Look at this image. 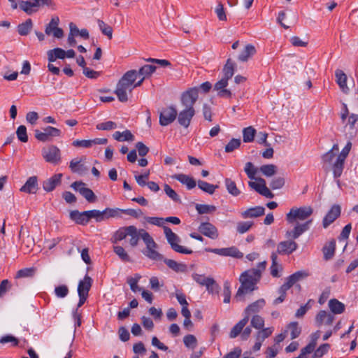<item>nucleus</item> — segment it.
<instances>
[{
  "label": "nucleus",
  "mask_w": 358,
  "mask_h": 358,
  "mask_svg": "<svg viewBox=\"0 0 358 358\" xmlns=\"http://www.w3.org/2000/svg\"><path fill=\"white\" fill-rule=\"evenodd\" d=\"M259 171L265 176L271 177L276 173L277 167L274 164H266V165H262L259 168Z\"/></svg>",
  "instance_id": "nucleus-49"
},
{
  "label": "nucleus",
  "mask_w": 358,
  "mask_h": 358,
  "mask_svg": "<svg viewBox=\"0 0 358 358\" xmlns=\"http://www.w3.org/2000/svg\"><path fill=\"white\" fill-rule=\"evenodd\" d=\"M266 301L264 299H260L252 303L246 307L244 310L245 316L250 317V315L252 313H257L261 309L265 306Z\"/></svg>",
  "instance_id": "nucleus-24"
},
{
  "label": "nucleus",
  "mask_w": 358,
  "mask_h": 358,
  "mask_svg": "<svg viewBox=\"0 0 358 358\" xmlns=\"http://www.w3.org/2000/svg\"><path fill=\"white\" fill-rule=\"evenodd\" d=\"M93 280L91 277L88 275H85L83 280H81L78 282V294H83L89 295V291L92 285Z\"/></svg>",
  "instance_id": "nucleus-29"
},
{
  "label": "nucleus",
  "mask_w": 358,
  "mask_h": 358,
  "mask_svg": "<svg viewBox=\"0 0 358 358\" xmlns=\"http://www.w3.org/2000/svg\"><path fill=\"white\" fill-rule=\"evenodd\" d=\"M178 111L173 106H169L163 108L159 115V124L162 126H167L171 124L177 117Z\"/></svg>",
  "instance_id": "nucleus-11"
},
{
  "label": "nucleus",
  "mask_w": 358,
  "mask_h": 358,
  "mask_svg": "<svg viewBox=\"0 0 358 358\" xmlns=\"http://www.w3.org/2000/svg\"><path fill=\"white\" fill-rule=\"evenodd\" d=\"M271 258L272 261L271 266L270 267L271 275L274 278H278L280 277L279 271H282V267L280 264H278V257L276 253L273 252L271 255Z\"/></svg>",
  "instance_id": "nucleus-34"
},
{
  "label": "nucleus",
  "mask_w": 358,
  "mask_h": 358,
  "mask_svg": "<svg viewBox=\"0 0 358 358\" xmlns=\"http://www.w3.org/2000/svg\"><path fill=\"white\" fill-rule=\"evenodd\" d=\"M183 343L187 348L194 350L197 345V339L192 334H188L184 336Z\"/></svg>",
  "instance_id": "nucleus-54"
},
{
  "label": "nucleus",
  "mask_w": 358,
  "mask_h": 358,
  "mask_svg": "<svg viewBox=\"0 0 358 358\" xmlns=\"http://www.w3.org/2000/svg\"><path fill=\"white\" fill-rule=\"evenodd\" d=\"M265 213V208L263 206H255L250 208L241 213V217L244 219L260 217Z\"/></svg>",
  "instance_id": "nucleus-25"
},
{
  "label": "nucleus",
  "mask_w": 358,
  "mask_h": 358,
  "mask_svg": "<svg viewBox=\"0 0 358 358\" xmlns=\"http://www.w3.org/2000/svg\"><path fill=\"white\" fill-rule=\"evenodd\" d=\"M38 189L36 176H31L27 179L25 184L20 188V191L29 194H35Z\"/></svg>",
  "instance_id": "nucleus-27"
},
{
  "label": "nucleus",
  "mask_w": 358,
  "mask_h": 358,
  "mask_svg": "<svg viewBox=\"0 0 358 358\" xmlns=\"http://www.w3.org/2000/svg\"><path fill=\"white\" fill-rule=\"evenodd\" d=\"M329 307L333 315L341 314L345 311V305L336 299L329 300Z\"/></svg>",
  "instance_id": "nucleus-32"
},
{
  "label": "nucleus",
  "mask_w": 358,
  "mask_h": 358,
  "mask_svg": "<svg viewBox=\"0 0 358 358\" xmlns=\"http://www.w3.org/2000/svg\"><path fill=\"white\" fill-rule=\"evenodd\" d=\"M205 251L212 252L220 256L231 257L234 258L241 259L243 257V253L241 252L236 247L231 246L223 248H207Z\"/></svg>",
  "instance_id": "nucleus-8"
},
{
  "label": "nucleus",
  "mask_w": 358,
  "mask_h": 358,
  "mask_svg": "<svg viewBox=\"0 0 358 358\" xmlns=\"http://www.w3.org/2000/svg\"><path fill=\"white\" fill-rule=\"evenodd\" d=\"M313 213L310 206H302L300 208H292L286 215V220L289 223H294L296 220H305Z\"/></svg>",
  "instance_id": "nucleus-4"
},
{
  "label": "nucleus",
  "mask_w": 358,
  "mask_h": 358,
  "mask_svg": "<svg viewBox=\"0 0 358 358\" xmlns=\"http://www.w3.org/2000/svg\"><path fill=\"white\" fill-rule=\"evenodd\" d=\"M242 274L246 276L247 278L252 280L253 281L256 282L257 283L259 280L262 275V274L260 273V270L256 268L248 270L243 272Z\"/></svg>",
  "instance_id": "nucleus-55"
},
{
  "label": "nucleus",
  "mask_w": 358,
  "mask_h": 358,
  "mask_svg": "<svg viewBox=\"0 0 358 358\" xmlns=\"http://www.w3.org/2000/svg\"><path fill=\"white\" fill-rule=\"evenodd\" d=\"M62 177V173L55 174L49 179L43 181V188L44 189V190L46 191L47 192L53 191L56 186L60 184Z\"/></svg>",
  "instance_id": "nucleus-22"
},
{
  "label": "nucleus",
  "mask_w": 358,
  "mask_h": 358,
  "mask_svg": "<svg viewBox=\"0 0 358 358\" xmlns=\"http://www.w3.org/2000/svg\"><path fill=\"white\" fill-rule=\"evenodd\" d=\"M288 329L290 330L291 339L296 338L301 334V328L299 326L297 322H292L288 325Z\"/></svg>",
  "instance_id": "nucleus-52"
},
{
  "label": "nucleus",
  "mask_w": 358,
  "mask_h": 358,
  "mask_svg": "<svg viewBox=\"0 0 358 358\" xmlns=\"http://www.w3.org/2000/svg\"><path fill=\"white\" fill-rule=\"evenodd\" d=\"M199 231L213 240L217 239L219 236L217 227L208 222H201L199 227Z\"/></svg>",
  "instance_id": "nucleus-17"
},
{
  "label": "nucleus",
  "mask_w": 358,
  "mask_h": 358,
  "mask_svg": "<svg viewBox=\"0 0 358 358\" xmlns=\"http://www.w3.org/2000/svg\"><path fill=\"white\" fill-rule=\"evenodd\" d=\"M156 70V66L150 64H145L138 71L139 76L145 77L150 76Z\"/></svg>",
  "instance_id": "nucleus-51"
},
{
  "label": "nucleus",
  "mask_w": 358,
  "mask_h": 358,
  "mask_svg": "<svg viewBox=\"0 0 358 358\" xmlns=\"http://www.w3.org/2000/svg\"><path fill=\"white\" fill-rule=\"evenodd\" d=\"M164 190L166 194L174 202L180 203L181 199L176 192L168 184L164 185Z\"/></svg>",
  "instance_id": "nucleus-48"
},
{
  "label": "nucleus",
  "mask_w": 358,
  "mask_h": 358,
  "mask_svg": "<svg viewBox=\"0 0 358 358\" xmlns=\"http://www.w3.org/2000/svg\"><path fill=\"white\" fill-rule=\"evenodd\" d=\"M298 248V244L294 240L281 241L277 246V253L281 255H290Z\"/></svg>",
  "instance_id": "nucleus-18"
},
{
  "label": "nucleus",
  "mask_w": 358,
  "mask_h": 358,
  "mask_svg": "<svg viewBox=\"0 0 358 358\" xmlns=\"http://www.w3.org/2000/svg\"><path fill=\"white\" fill-rule=\"evenodd\" d=\"M198 187L202 191L209 194H213L215 189L218 188V185L210 184L201 180H198Z\"/></svg>",
  "instance_id": "nucleus-43"
},
{
  "label": "nucleus",
  "mask_w": 358,
  "mask_h": 358,
  "mask_svg": "<svg viewBox=\"0 0 358 358\" xmlns=\"http://www.w3.org/2000/svg\"><path fill=\"white\" fill-rule=\"evenodd\" d=\"M69 217L78 224L85 226L88 224L86 211L80 212L78 210H71L69 213Z\"/></svg>",
  "instance_id": "nucleus-23"
},
{
  "label": "nucleus",
  "mask_w": 358,
  "mask_h": 358,
  "mask_svg": "<svg viewBox=\"0 0 358 358\" xmlns=\"http://www.w3.org/2000/svg\"><path fill=\"white\" fill-rule=\"evenodd\" d=\"M122 210L120 208H106L105 210H103V215L104 219H108L110 217H121Z\"/></svg>",
  "instance_id": "nucleus-58"
},
{
  "label": "nucleus",
  "mask_w": 358,
  "mask_h": 358,
  "mask_svg": "<svg viewBox=\"0 0 358 358\" xmlns=\"http://www.w3.org/2000/svg\"><path fill=\"white\" fill-rule=\"evenodd\" d=\"M163 229L168 243L175 252L185 255H190L193 253V251L191 249H188L178 244V243L180 242V238L176 234L173 232L169 227L164 226Z\"/></svg>",
  "instance_id": "nucleus-3"
},
{
  "label": "nucleus",
  "mask_w": 358,
  "mask_h": 358,
  "mask_svg": "<svg viewBox=\"0 0 358 358\" xmlns=\"http://www.w3.org/2000/svg\"><path fill=\"white\" fill-rule=\"evenodd\" d=\"M59 19L58 17H54L51 19L49 24L45 27V32L47 35L52 34L54 37L61 38L64 36L63 30L58 27Z\"/></svg>",
  "instance_id": "nucleus-14"
},
{
  "label": "nucleus",
  "mask_w": 358,
  "mask_h": 358,
  "mask_svg": "<svg viewBox=\"0 0 358 358\" xmlns=\"http://www.w3.org/2000/svg\"><path fill=\"white\" fill-rule=\"evenodd\" d=\"M195 208L199 214L210 213L216 210V207L213 205L196 203Z\"/></svg>",
  "instance_id": "nucleus-53"
},
{
  "label": "nucleus",
  "mask_w": 358,
  "mask_h": 358,
  "mask_svg": "<svg viewBox=\"0 0 358 358\" xmlns=\"http://www.w3.org/2000/svg\"><path fill=\"white\" fill-rule=\"evenodd\" d=\"M341 208L339 205L334 204L327 212L322 220V226L324 229L327 228L332 224L340 215Z\"/></svg>",
  "instance_id": "nucleus-15"
},
{
  "label": "nucleus",
  "mask_w": 358,
  "mask_h": 358,
  "mask_svg": "<svg viewBox=\"0 0 358 358\" xmlns=\"http://www.w3.org/2000/svg\"><path fill=\"white\" fill-rule=\"evenodd\" d=\"M330 345L329 343H324L320 345L314 352V358H321L325 354H327L330 349Z\"/></svg>",
  "instance_id": "nucleus-60"
},
{
  "label": "nucleus",
  "mask_w": 358,
  "mask_h": 358,
  "mask_svg": "<svg viewBox=\"0 0 358 358\" xmlns=\"http://www.w3.org/2000/svg\"><path fill=\"white\" fill-rule=\"evenodd\" d=\"M251 326L257 329H261L264 326V320L259 315H254L250 321Z\"/></svg>",
  "instance_id": "nucleus-63"
},
{
  "label": "nucleus",
  "mask_w": 358,
  "mask_h": 358,
  "mask_svg": "<svg viewBox=\"0 0 358 358\" xmlns=\"http://www.w3.org/2000/svg\"><path fill=\"white\" fill-rule=\"evenodd\" d=\"M335 319L334 315L331 313L326 310H320L315 316V324L320 327L322 325H331Z\"/></svg>",
  "instance_id": "nucleus-20"
},
{
  "label": "nucleus",
  "mask_w": 358,
  "mask_h": 358,
  "mask_svg": "<svg viewBox=\"0 0 358 358\" xmlns=\"http://www.w3.org/2000/svg\"><path fill=\"white\" fill-rule=\"evenodd\" d=\"M129 230V226L120 227L114 233L112 238V242L116 243L118 241L125 239L128 236Z\"/></svg>",
  "instance_id": "nucleus-39"
},
{
  "label": "nucleus",
  "mask_w": 358,
  "mask_h": 358,
  "mask_svg": "<svg viewBox=\"0 0 358 358\" xmlns=\"http://www.w3.org/2000/svg\"><path fill=\"white\" fill-rule=\"evenodd\" d=\"M33 27V22L31 19L26 20L17 26V32L20 36H27L29 34Z\"/></svg>",
  "instance_id": "nucleus-40"
},
{
  "label": "nucleus",
  "mask_w": 358,
  "mask_h": 358,
  "mask_svg": "<svg viewBox=\"0 0 358 358\" xmlns=\"http://www.w3.org/2000/svg\"><path fill=\"white\" fill-rule=\"evenodd\" d=\"M113 252L118 256L121 261L124 262H131V259L124 248L122 246H113Z\"/></svg>",
  "instance_id": "nucleus-42"
},
{
  "label": "nucleus",
  "mask_w": 358,
  "mask_h": 358,
  "mask_svg": "<svg viewBox=\"0 0 358 358\" xmlns=\"http://www.w3.org/2000/svg\"><path fill=\"white\" fill-rule=\"evenodd\" d=\"M241 285L238 288L235 299L238 301L239 298L248 292H252L256 289L257 282L241 274L239 278Z\"/></svg>",
  "instance_id": "nucleus-10"
},
{
  "label": "nucleus",
  "mask_w": 358,
  "mask_h": 358,
  "mask_svg": "<svg viewBox=\"0 0 358 358\" xmlns=\"http://www.w3.org/2000/svg\"><path fill=\"white\" fill-rule=\"evenodd\" d=\"M224 182L227 189L230 194L234 196H237L240 194V190L237 188L235 182L233 181L231 178H225Z\"/></svg>",
  "instance_id": "nucleus-44"
},
{
  "label": "nucleus",
  "mask_w": 358,
  "mask_h": 358,
  "mask_svg": "<svg viewBox=\"0 0 358 358\" xmlns=\"http://www.w3.org/2000/svg\"><path fill=\"white\" fill-rule=\"evenodd\" d=\"M351 148L352 143L351 142L349 141L343 148L342 151L337 157L336 162L333 164V174L335 178H339L341 176L344 169L345 160L348 155H349Z\"/></svg>",
  "instance_id": "nucleus-5"
},
{
  "label": "nucleus",
  "mask_w": 358,
  "mask_h": 358,
  "mask_svg": "<svg viewBox=\"0 0 358 358\" xmlns=\"http://www.w3.org/2000/svg\"><path fill=\"white\" fill-rule=\"evenodd\" d=\"M161 261H163L169 268L176 272L185 273L187 271V265L183 263H178L173 259H164V257Z\"/></svg>",
  "instance_id": "nucleus-30"
},
{
  "label": "nucleus",
  "mask_w": 358,
  "mask_h": 358,
  "mask_svg": "<svg viewBox=\"0 0 358 358\" xmlns=\"http://www.w3.org/2000/svg\"><path fill=\"white\" fill-rule=\"evenodd\" d=\"M133 90L132 85L120 78L117 84L115 94L117 95L118 100L124 103L128 100L127 92L129 91L131 93Z\"/></svg>",
  "instance_id": "nucleus-12"
},
{
  "label": "nucleus",
  "mask_w": 358,
  "mask_h": 358,
  "mask_svg": "<svg viewBox=\"0 0 358 358\" xmlns=\"http://www.w3.org/2000/svg\"><path fill=\"white\" fill-rule=\"evenodd\" d=\"M306 276L307 274L305 272L297 271L287 277L284 284L290 289L296 282Z\"/></svg>",
  "instance_id": "nucleus-35"
},
{
  "label": "nucleus",
  "mask_w": 358,
  "mask_h": 358,
  "mask_svg": "<svg viewBox=\"0 0 358 358\" xmlns=\"http://www.w3.org/2000/svg\"><path fill=\"white\" fill-rule=\"evenodd\" d=\"M20 8L28 15L37 12L41 8V0L21 1L19 3Z\"/></svg>",
  "instance_id": "nucleus-19"
},
{
  "label": "nucleus",
  "mask_w": 358,
  "mask_h": 358,
  "mask_svg": "<svg viewBox=\"0 0 358 358\" xmlns=\"http://www.w3.org/2000/svg\"><path fill=\"white\" fill-rule=\"evenodd\" d=\"M85 184L82 181H76L71 184V187L78 191L80 194L90 203H94L96 200V196L93 191L87 187H85Z\"/></svg>",
  "instance_id": "nucleus-13"
},
{
  "label": "nucleus",
  "mask_w": 358,
  "mask_h": 358,
  "mask_svg": "<svg viewBox=\"0 0 358 358\" xmlns=\"http://www.w3.org/2000/svg\"><path fill=\"white\" fill-rule=\"evenodd\" d=\"M138 76L139 74L137 71L130 70L127 71L121 78L133 85Z\"/></svg>",
  "instance_id": "nucleus-56"
},
{
  "label": "nucleus",
  "mask_w": 358,
  "mask_h": 358,
  "mask_svg": "<svg viewBox=\"0 0 358 358\" xmlns=\"http://www.w3.org/2000/svg\"><path fill=\"white\" fill-rule=\"evenodd\" d=\"M69 293V289L67 285H61L55 287V294L58 298H64Z\"/></svg>",
  "instance_id": "nucleus-64"
},
{
  "label": "nucleus",
  "mask_w": 358,
  "mask_h": 358,
  "mask_svg": "<svg viewBox=\"0 0 358 358\" xmlns=\"http://www.w3.org/2000/svg\"><path fill=\"white\" fill-rule=\"evenodd\" d=\"M256 130L252 127H248L243 130V138L245 143L252 142L254 140Z\"/></svg>",
  "instance_id": "nucleus-47"
},
{
  "label": "nucleus",
  "mask_w": 358,
  "mask_h": 358,
  "mask_svg": "<svg viewBox=\"0 0 358 358\" xmlns=\"http://www.w3.org/2000/svg\"><path fill=\"white\" fill-rule=\"evenodd\" d=\"M244 171L247 176L250 180H255L257 178L255 177V175L257 174L258 169L254 166V164L252 162H249L245 164Z\"/></svg>",
  "instance_id": "nucleus-50"
},
{
  "label": "nucleus",
  "mask_w": 358,
  "mask_h": 358,
  "mask_svg": "<svg viewBox=\"0 0 358 358\" xmlns=\"http://www.w3.org/2000/svg\"><path fill=\"white\" fill-rule=\"evenodd\" d=\"M36 270L34 267L20 269L17 272L15 278H31L35 275Z\"/></svg>",
  "instance_id": "nucleus-45"
},
{
  "label": "nucleus",
  "mask_w": 358,
  "mask_h": 358,
  "mask_svg": "<svg viewBox=\"0 0 358 358\" xmlns=\"http://www.w3.org/2000/svg\"><path fill=\"white\" fill-rule=\"evenodd\" d=\"M42 156L48 163L57 164L61 162V151L55 145H50L42 149Z\"/></svg>",
  "instance_id": "nucleus-7"
},
{
  "label": "nucleus",
  "mask_w": 358,
  "mask_h": 358,
  "mask_svg": "<svg viewBox=\"0 0 358 358\" xmlns=\"http://www.w3.org/2000/svg\"><path fill=\"white\" fill-rule=\"evenodd\" d=\"M173 178L177 180L180 182H181L182 185H186L187 188L188 189H192L196 187V182L194 180V179L187 175L180 173V174H175L173 176Z\"/></svg>",
  "instance_id": "nucleus-28"
},
{
  "label": "nucleus",
  "mask_w": 358,
  "mask_h": 358,
  "mask_svg": "<svg viewBox=\"0 0 358 358\" xmlns=\"http://www.w3.org/2000/svg\"><path fill=\"white\" fill-rule=\"evenodd\" d=\"M312 222L313 220L310 219L303 224H297L292 230L286 232V237L294 240L298 238L303 233L309 229Z\"/></svg>",
  "instance_id": "nucleus-16"
},
{
  "label": "nucleus",
  "mask_w": 358,
  "mask_h": 358,
  "mask_svg": "<svg viewBox=\"0 0 358 358\" xmlns=\"http://www.w3.org/2000/svg\"><path fill=\"white\" fill-rule=\"evenodd\" d=\"M336 250V242L334 240L331 241L327 245L323 247L322 251L324 254V258L326 260L331 259L335 253Z\"/></svg>",
  "instance_id": "nucleus-41"
},
{
  "label": "nucleus",
  "mask_w": 358,
  "mask_h": 358,
  "mask_svg": "<svg viewBox=\"0 0 358 358\" xmlns=\"http://www.w3.org/2000/svg\"><path fill=\"white\" fill-rule=\"evenodd\" d=\"M129 244L131 247H136L140 239H142L146 245V250L143 254L152 260H162L163 255L159 253L156 249L157 244L150 234L143 229H138L135 226L130 225L128 233Z\"/></svg>",
  "instance_id": "nucleus-1"
},
{
  "label": "nucleus",
  "mask_w": 358,
  "mask_h": 358,
  "mask_svg": "<svg viewBox=\"0 0 358 358\" xmlns=\"http://www.w3.org/2000/svg\"><path fill=\"white\" fill-rule=\"evenodd\" d=\"M98 25L102 34L107 36L109 39H111L113 36L112 27L101 20H98Z\"/></svg>",
  "instance_id": "nucleus-57"
},
{
  "label": "nucleus",
  "mask_w": 358,
  "mask_h": 358,
  "mask_svg": "<svg viewBox=\"0 0 358 358\" xmlns=\"http://www.w3.org/2000/svg\"><path fill=\"white\" fill-rule=\"evenodd\" d=\"M85 159L83 157L80 159H73L70 162L69 168L73 173H77L80 175L85 173L88 171V168L82 162Z\"/></svg>",
  "instance_id": "nucleus-21"
},
{
  "label": "nucleus",
  "mask_w": 358,
  "mask_h": 358,
  "mask_svg": "<svg viewBox=\"0 0 358 358\" xmlns=\"http://www.w3.org/2000/svg\"><path fill=\"white\" fill-rule=\"evenodd\" d=\"M198 99V89L192 87L182 92L180 97V103L185 108L178 113V122L185 128H187L192 119L195 115L194 106Z\"/></svg>",
  "instance_id": "nucleus-2"
},
{
  "label": "nucleus",
  "mask_w": 358,
  "mask_h": 358,
  "mask_svg": "<svg viewBox=\"0 0 358 358\" xmlns=\"http://www.w3.org/2000/svg\"><path fill=\"white\" fill-rule=\"evenodd\" d=\"M256 53V49L253 45L248 44L244 50L238 55V60L247 62L248 59Z\"/></svg>",
  "instance_id": "nucleus-33"
},
{
  "label": "nucleus",
  "mask_w": 358,
  "mask_h": 358,
  "mask_svg": "<svg viewBox=\"0 0 358 358\" xmlns=\"http://www.w3.org/2000/svg\"><path fill=\"white\" fill-rule=\"evenodd\" d=\"M249 321V317L244 316V317L238 323H236L231 329L229 332V338H235L238 336L241 335L243 332V330L245 325L248 324Z\"/></svg>",
  "instance_id": "nucleus-26"
},
{
  "label": "nucleus",
  "mask_w": 358,
  "mask_h": 358,
  "mask_svg": "<svg viewBox=\"0 0 358 358\" xmlns=\"http://www.w3.org/2000/svg\"><path fill=\"white\" fill-rule=\"evenodd\" d=\"M88 222L92 218L95 219L96 222H101L104 220L103 211L99 210H86Z\"/></svg>",
  "instance_id": "nucleus-46"
},
{
  "label": "nucleus",
  "mask_w": 358,
  "mask_h": 358,
  "mask_svg": "<svg viewBox=\"0 0 358 358\" xmlns=\"http://www.w3.org/2000/svg\"><path fill=\"white\" fill-rule=\"evenodd\" d=\"M223 78L226 79H231L234 74L235 72V64L231 61V59H228L227 60L226 64H224L223 69Z\"/></svg>",
  "instance_id": "nucleus-38"
},
{
  "label": "nucleus",
  "mask_w": 358,
  "mask_h": 358,
  "mask_svg": "<svg viewBox=\"0 0 358 358\" xmlns=\"http://www.w3.org/2000/svg\"><path fill=\"white\" fill-rule=\"evenodd\" d=\"M335 76L336 78V83L341 90L344 93H348L349 88L347 86V76L345 73L342 70L338 69L335 72Z\"/></svg>",
  "instance_id": "nucleus-31"
},
{
  "label": "nucleus",
  "mask_w": 358,
  "mask_h": 358,
  "mask_svg": "<svg viewBox=\"0 0 358 358\" xmlns=\"http://www.w3.org/2000/svg\"><path fill=\"white\" fill-rule=\"evenodd\" d=\"M254 224L252 221L239 222L237 223L236 231L238 233L242 234L248 231Z\"/></svg>",
  "instance_id": "nucleus-59"
},
{
  "label": "nucleus",
  "mask_w": 358,
  "mask_h": 358,
  "mask_svg": "<svg viewBox=\"0 0 358 358\" xmlns=\"http://www.w3.org/2000/svg\"><path fill=\"white\" fill-rule=\"evenodd\" d=\"M16 135L19 141L22 143H27L28 141V136L27 133V128L24 125L18 127L16 131Z\"/></svg>",
  "instance_id": "nucleus-62"
},
{
  "label": "nucleus",
  "mask_w": 358,
  "mask_h": 358,
  "mask_svg": "<svg viewBox=\"0 0 358 358\" xmlns=\"http://www.w3.org/2000/svg\"><path fill=\"white\" fill-rule=\"evenodd\" d=\"M306 276L307 274L305 272L297 271L287 277L284 284L290 289L296 282Z\"/></svg>",
  "instance_id": "nucleus-36"
},
{
  "label": "nucleus",
  "mask_w": 358,
  "mask_h": 358,
  "mask_svg": "<svg viewBox=\"0 0 358 358\" xmlns=\"http://www.w3.org/2000/svg\"><path fill=\"white\" fill-rule=\"evenodd\" d=\"M35 138L41 142H49L52 140L55 137H59L62 134V131L60 129L48 126L45 127L43 131L39 129H36L34 131Z\"/></svg>",
  "instance_id": "nucleus-6"
},
{
  "label": "nucleus",
  "mask_w": 358,
  "mask_h": 358,
  "mask_svg": "<svg viewBox=\"0 0 358 358\" xmlns=\"http://www.w3.org/2000/svg\"><path fill=\"white\" fill-rule=\"evenodd\" d=\"M256 182L250 181L248 185L250 188L255 189L259 194L269 199H272L274 194L270 191V189L266 185V180L260 177L255 179Z\"/></svg>",
  "instance_id": "nucleus-9"
},
{
  "label": "nucleus",
  "mask_w": 358,
  "mask_h": 358,
  "mask_svg": "<svg viewBox=\"0 0 358 358\" xmlns=\"http://www.w3.org/2000/svg\"><path fill=\"white\" fill-rule=\"evenodd\" d=\"M273 331L270 327L261 329L256 335V340L263 342L272 334Z\"/></svg>",
  "instance_id": "nucleus-61"
},
{
  "label": "nucleus",
  "mask_w": 358,
  "mask_h": 358,
  "mask_svg": "<svg viewBox=\"0 0 358 358\" xmlns=\"http://www.w3.org/2000/svg\"><path fill=\"white\" fill-rule=\"evenodd\" d=\"M306 276L307 274L305 272L297 271L287 277L284 284L290 289L296 282Z\"/></svg>",
  "instance_id": "nucleus-37"
}]
</instances>
